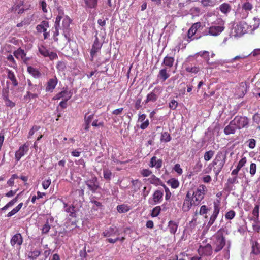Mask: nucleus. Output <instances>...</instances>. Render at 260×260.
<instances>
[{"label":"nucleus","mask_w":260,"mask_h":260,"mask_svg":"<svg viewBox=\"0 0 260 260\" xmlns=\"http://www.w3.org/2000/svg\"><path fill=\"white\" fill-rule=\"evenodd\" d=\"M162 164V161L160 159H156V157L153 156L151 158L149 166L151 167H155L156 169H159Z\"/></svg>","instance_id":"22"},{"label":"nucleus","mask_w":260,"mask_h":260,"mask_svg":"<svg viewBox=\"0 0 260 260\" xmlns=\"http://www.w3.org/2000/svg\"><path fill=\"white\" fill-rule=\"evenodd\" d=\"M224 22L219 18H217L215 20L211 22V26L208 28V33L206 35H210L213 36H217L220 34L224 29Z\"/></svg>","instance_id":"4"},{"label":"nucleus","mask_w":260,"mask_h":260,"mask_svg":"<svg viewBox=\"0 0 260 260\" xmlns=\"http://www.w3.org/2000/svg\"><path fill=\"white\" fill-rule=\"evenodd\" d=\"M247 86L245 82H241L234 89V95L236 98H240L244 96L247 91Z\"/></svg>","instance_id":"8"},{"label":"nucleus","mask_w":260,"mask_h":260,"mask_svg":"<svg viewBox=\"0 0 260 260\" xmlns=\"http://www.w3.org/2000/svg\"><path fill=\"white\" fill-rule=\"evenodd\" d=\"M62 19L61 28L63 30V35L68 42H69L72 36V32L70 28V24L72 20L68 16H64Z\"/></svg>","instance_id":"7"},{"label":"nucleus","mask_w":260,"mask_h":260,"mask_svg":"<svg viewBox=\"0 0 260 260\" xmlns=\"http://www.w3.org/2000/svg\"><path fill=\"white\" fill-rule=\"evenodd\" d=\"M246 158L245 157H243L238 162L236 168L240 170L242 167H243L246 162Z\"/></svg>","instance_id":"53"},{"label":"nucleus","mask_w":260,"mask_h":260,"mask_svg":"<svg viewBox=\"0 0 260 260\" xmlns=\"http://www.w3.org/2000/svg\"><path fill=\"white\" fill-rule=\"evenodd\" d=\"M102 235L104 237H108L107 241L110 243H115L117 241H120L122 242L124 238H120L119 237V232L117 228L109 227L105 229L102 233Z\"/></svg>","instance_id":"3"},{"label":"nucleus","mask_w":260,"mask_h":260,"mask_svg":"<svg viewBox=\"0 0 260 260\" xmlns=\"http://www.w3.org/2000/svg\"><path fill=\"white\" fill-rule=\"evenodd\" d=\"M132 189L134 192H137L141 187V182L138 179L132 181Z\"/></svg>","instance_id":"32"},{"label":"nucleus","mask_w":260,"mask_h":260,"mask_svg":"<svg viewBox=\"0 0 260 260\" xmlns=\"http://www.w3.org/2000/svg\"><path fill=\"white\" fill-rule=\"evenodd\" d=\"M49 26L48 22L44 20L42 21L40 24L37 25L36 29L38 32L41 33L47 31V29L48 28H49Z\"/></svg>","instance_id":"25"},{"label":"nucleus","mask_w":260,"mask_h":260,"mask_svg":"<svg viewBox=\"0 0 260 260\" xmlns=\"http://www.w3.org/2000/svg\"><path fill=\"white\" fill-rule=\"evenodd\" d=\"M207 190V187L204 185H200L198 187L193 194H191V199L193 201L194 206H197L201 203Z\"/></svg>","instance_id":"6"},{"label":"nucleus","mask_w":260,"mask_h":260,"mask_svg":"<svg viewBox=\"0 0 260 260\" xmlns=\"http://www.w3.org/2000/svg\"><path fill=\"white\" fill-rule=\"evenodd\" d=\"M233 121L238 129H241L246 127L248 125L249 123L248 118L245 116H237L234 118Z\"/></svg>","instance_id":"10"},{"label":"nucleus","mask_w":260,"mask_h":260,"mask_svg":"<svg viewBox=\"0 0 260 260\" xmlns=\"http://www.w3.org/2000/svg\"><path fill=\"white\" fill-rule=\"evenodd\" d=\"M90 250L88 249L86 250V245H85L83 249L82 250H81L80 251V256L81 258V259L83 260L84 258H85L87 257V252H90Z\"/></svg>","instance_id":"48"},{"label":"nucleus","mask_w":260,"mask_h":260,"mask_svg":"<svg viewBox=\"0 0 260 260\" xmlns=\"http://www.w3.org/2000/svg\"><path fill=\"white\" fill-rule=\"evenodd\" d=\"M7 60L8 61V66L11 68H13V69H17V64L16 62V61L14 59V58L13 57V56L12 55H9L7 56Z\"/></svg>","instance_id":"35"},{"label":"nucleus","mask_w":260,"mask_h":260,"mask_svg":"<svg viewBox=\"0 0 260 260\" xmlns=\"http://www.w3.org/2000/svg\"><path fill=\"white\" fill-rule=\"evenodd\" d=\"M252 252L254 254H258L260 253V245L256 241H252Z\"/></svg>","instance_id":"34"},{"label":"nucleus","mask_w":260,"mask_h":260,"mask_svg":"<svg viewBox=\"0 0 260 260\" xmlns=\"http://www.w3.org/2000/svg\"><path fill=\"white\" fill-rule=\"evenodd\" d=\"M29 144L25 143L22 146H20L19 149L16 151L15 154V158L17 162H18L21 158L25 155L29 149Z\"/></svg>","instance_id":"11"},{"label":"nucleus","mask_w":260,"mask_h":260,"mask_svg":"<svg viewBox=\"0 0 260 260\" xmlns=\"http://www.w3.org/2000/svg\"><path fill=\"white\" fill-rule=\"evenodd\" d=\"M171 140V136L168 132H163L161 133L160 141L161 142H168Z\"/></svg>","instance_id":"42"},{"label":"nucleus","mask_w":260,"mask_h":260,"mask_svg":"<svg viewBox=\"0 0 260 260\" xmlns=\"http://www.w3.org/2000/svg\"><path fill=\"white\" fill-rule=\"evenodd\" d=\"M226 160V156L224 155L222 152H218L214 159L212 161V162L210 164L209 166L210 165L216 166L214 169L213 171L215 174V175L217 176L219 173L222 170L225 163Z\"/></svg>","instance_id":"5"},{"label":"nucleus","mask_w":260,"mask_h":260,"mask_svg":"<svg viewBox=\"0 0 260 260\" xmlns=\"http://www.w3.org/2000/svg\"><path fill=\"white\" fill-rule=\"evenodd\" d=\"M51 180L50 178L44 180L42 182V186L44 189H47L50 186Z\"/></svg>","instance_id":"57"},{"label":"nucleus","mask_w":260,"mask_h":260,"mask_svg":"<svg viewBox=\"0 0 260 260\" xmlns=\"http://www.w3.org/2000/svg\"><path fill=\"white\" fill-rule=\"evenodd\" d=\"M253 20L255 22L253 28L250 29L248 28V24L245 22H240L238 23L234 27V36L236 37H241L245 33L252 32L259 26L260 21L259 19L254 17Z\"/></svg>","instance_id":"1"},{"label":"nucleus","mask_w":260,"mask_h":260,"mask_svg":"<svg viewBox=\"0 0 260 260\" xmlns=\"http://www.w3.org/2000/svg\"><path fill=\"white\" fill-rule=\"evenodd\" d=\"M214 151L213 150H209L206 152L204 154V158L206 161H209L214 156Z\"/></svg>","instance_id":"45"},{"label":"nucleus","mask_w":260,"mask_h":260,"mask_svg":"<svg viewBox=\"0 0 260 260\" xmlns=\"http://www.w3.org/2000/svg\"><path fill=\"white\" fill-rule=\"evenodd\" d=\"M237 129H238L237 127L232 120L230 122L229 124L224 128V133L226 135L233 134L235 133Z\"/></svg>","instance_id":"21"},{"label":"nucleus","mask_w":260,"mask_h":260,"mask_svg":"<svg viewBox=\"0 0 260 260\" xmlns=\"http://www.w3.org/2000/svg\"><path fill=\"white\" fill-rule=\"evenodd\" d=\"M140 173L143 177H149L152 174V171L149 169H142Z\"/></svg>","instance_id":"55"},{"label":"nucleus","mask_w":260,"mask_h":260,"mask_svg":"<svg viewBox=\"0 0 260 260\" xmlns=\"http://www.w3.org/2000/svg\"><path fill=\"white\" fill-rule=\"evenodd\" d=\"M11 244L12 246H14L17 245L18 246L21 245L23 242V238L20 233H17L14 235L11 239Z\"/></svg>","instance_id":"19"},{"label":"nucleus","mask_w":260,"mask_h":260,"mask_svg":"<svg viewBox=\"0 0 260 260\" xmlns=\"http://www.w3.org/2000/svg\"><path fill=\"white\" fill-rule=\"evenodd\" d=\"M3 100H4L6 105L7 106L12 108L15 106V104L12 101L9 100V97L7 98V99H4Z\"/></svg>","instance_id":"60"},{"label":"nucleus","mask_w":260,"mask_h":260,"mask_svg":"<svg viewBox=\"0 0 260 260\" xmlns=\"http://www.w3.org/2000/svg\"><path fill=\"white\" fill-rule=\"evenodd\" d=\"M6 72L7 73V78L10 80L13 86L14 87L17 86L18 85V81L14 73L9 69H7Z\"/></svg>","instance_id":"18"},{"label":"nucleus","mask_w":260,"mask_h":260,"mask_svg":"<svg viewBox=\"0 0 260 260\" xmlns=\"http://www.w3.org/2000/svg\"><path fill=\"white\" fill-rule=\"evenodd\" d=\"M151 190V187H147L145 186L143 189L142 196L146 198L149 193Z\"/></svg>","instance_id":"64"},{"label":"nucleus","mask_w":260,"mask_h":260,"mask_svg":"<svg viewBox=\"0 0 260 260\" xmlns=\"http://www.w3.org/2000/svg\"><path fill=\"white\" fill-rule=\"evenodd\" d=\"M86 6L90 8H94L98 4V0H85Z\"/></svg>","instance_id":"44"},{"label":"nucleus","mask_w":260,"mask_h":260,"mask_svg":"<svg viewBox=\"0 0 260 260\" xmlns=\"http://www.w3.org/2000/svg\"><path fill=\"white\" fill-rule=\"evenodd\" d=\"M58 15L56 18V20H55V23H56L57 24L58 23H59L61 20L62 18H63L64 16H65L64 15L63 11L61 8H58Z\"/></svg>","instance_id":"39"},{"label":"nucleus","mask_w":260,"mask_h":260,"mask_svg":"<svg viewBox=\"0 0 260 260\" xmlns=\"http://www.w3.org/2000/svg\"><path fill=\"white\" fill-rule=\"evenodd\" d=\"M72 96V94L70 91L67 89L63 90L59 93H57L53 98V100H59L62 98L65 101H68Z\"/></svg>","instance_id":"17"},{"label":"nucleus","mask_w":260,"mask_h":260,"mask_svg":"<svg viewBox=\"0 0 260 260\" xmlns=\"http://www.w3.org/2000/svg\"><path fill=\"white\" fill-rule=\"evenodd\" d=\"M27 70L29 74H30L35 78H38L41 76V74L39 71L37 69L31 66H28L27 67Z\"/></svg>","instance_id":"28"},{"label":"nucleus","mask_w":260,"mask_h":260,"mask_svg":"<svg viewBox=\"0 0 260 260\" xmlns=\"http://www.w3.org/2000/svg\"><path fill=\"white\" fill-rule=\"evenodd\" d=\"M40 254V252L38 250H34L32 251L29 256V257L32 259H35Z\"/></svg>","instance_id":"63"},{"label":"nucleus","mask_w":260,"mask_h":260,"mask_svg":"<svg viewBox=\"0 0 260 260\" xmlns=\"http://www.w3.org/2000/svg\"><path fill=\"white\" fill-rule=\"evenodd\" d=\"M85 184L88 189L93 193L95 192L99 187V183L96 177H93L86 181Z\"/></svg>","instance_id":"12"},{"label":"nucleus","mask_w":260,"mask_h":260,"mask_svg":"<svg viewBox=\"0 0 260 260\" xmlns=\"http://www.w3.org/2000/svg\"><path fill=\"white\" fill-rule=\"evenodd\" d=\"M219 8L222 13L226 14L230 11L231 7L229 4L224 3L220 5Z\"/></svg>","instance_id":"36"},{"label":"nucleus","mask_w":260,"mask_h":260,"mask_svg":"<svg viewBox=\"0 0 260 260\" xmlns=\"http://www.w3.org/2000/svg\"><path fill=\"white\" fill-rule=\"evenodd\" d=\"M191 198V194L188 192L186 195L182 206V210L183 211H188L190 209L191 206L193 205L194 206V204H193V201L192 200Z\"/></svg>","instance_id":"15"},{"label":"nucleus","mask_w":260,"mask_h":260,"mask_svg":"<svg viewBox=\"0 0 260 260\" xmlns=\"http://www.w3.org/2000/svg\"><path fill=\"white\" fill-rule=\"evenodd\" d=\"M65 211L70 213V216L75 217L76 215L75 207L73 205H70L68 208H65Z\"/></svg>","instance_id":"47"},{"label":"nucleus","mask_w":260,"mask_h":260,"mask_svg":"<svg viewBox=\"0 0 260 260\" xmlns=\"http://www.w3.org/2000/svg\"><path fill=\"white\" fill-rule=\"evenodd\" d=\"M185 70L188 73L196 74L200 71V68L197 66H188L186 67Z\"/></svg>","instance_id":"43"},{"label":"nucleus","mask_w":260,"mask_h":260,"mask_svg":"<svg viewBox=\"0 0 260 260\" xmlns=\"http://www.w3.org/2000/svg\"><path fill=\"white\" fill-rule=\"evenodd\" d=\"M9 87L3 88L2 90V96L3 99H7L9 97Z\"/></svg>","instance_id":"62"},{"label":"nucleus","mask_w":260,"mask_h":260,"mask_svg":"<svg viewBox=\"0 0 260 260\" xmlns=\"http://www.w3.org/2000/svg\"><path fill=\"white\" fill-rule=\"evenodd\" d=\"M213 247L210 244H207L205 246H200L198 251L199 255L201 256L211 255L213 251Z\"/></svg>","instance_id":"13"},{"label":"nucleus","mask_w":260,"mask_h":260,"mask_svg":"<svg viewBox=\"0 0 260 260\" xmlns=\"http://www.w3.org/2000/svg\"><path fill=\"white\" fill-rule=\"evenodd\" d=\"M253 8L252 5L249 2L243 3L242 5V11H245L242 16V18H245L248 15V11L251 10Z\"/></svg>","instance_id":"24"},{"label":"nucleus","mask_w":260,"mask_h":260,"mask_svg":"<svg viewBox=\"0 0 260 260\" xmlns=\"http://www.w3.org/2000/svg\"><path fill=\"white\" fill-rule=\"evenodd\" d=\"M53 220L54 219L52 217H50L47 219L45 223L44 224L41 229L42 234H46L49 232L51 228L50 223L53 222Z\"/></svg>","instance_id":"23"},{"label":"nucleus","mask_w":260,"mask_h":260,"mask_svg":"<svg viewBox=\"0 0 260 260\" xmlns=\"http://www.w3.org/2000/svg\"><path fill=\"white\" fill-rule=\"evenodd\" d=\"M235 216V212L233 210L228 211L225 215V218L228 220L232 219Z\"/></svg>","instance_id":"52"},{"label":"nucleus","mask_w":260,"mask_h":260,"mask_svg":"<svg viewBox=\"0 0 260 260\" xmlns=\"http://www.w3.org/2000/svg\"><path fill=\"white\" fill-rule=\"evenodd\" d=\"M27 83L28 85L27 87V91H32L35 92L36 91H39L38 89V85L32 84L30 79H28L27 80Z\"/></svg>","instance_id":"33"},{"label":"nucleus","mask_w":260,"mask_h":260,"mask_svg":"<svg viewBox=\"0 0 260 260\" xmlns=\"http://www.w3.org/2000/svg\"><path fill=\"white\" fill-rule=\"evenodd\" d=\"M145 181H148L151 184H154L155 185H158L161 183V180L159 178L156 177L154 175L152 174L150 175V177L148 179H145Z\"/></svg>","instance_id":"30"},{"label":"nucleus","mask_w":260,"mask_h":260,"mask_svg":"<svg viewBox=\"0 0 260 260\" xmlns=\"http://www.w3.org/2000/svg\"><path fill=\"white\" fill-rule=\"evenodd\" d=\"M256 170V165L254 163H251L250 166V173L252 176H253Z\"/></svg>","instance_id":"59"},{"label":"nucleus","mask_w":260,"mask_h":260,"mask_svg":"<svg viewBox=\"0 0 260 260\" xmlns=\"http://www.w3.org/2000/svg\"><path fill=\"white\" fill-rule=\"evenodd\" d=\"M14 56L18 59H22L26 56V53L23 49L19 48L13 52Z\"/></svg>","instance_id":"29"},{"label":"nucleus","mask_w":260,"mask_h":260,"mask_svg":"<svg viewBox=\"0 0 260 260\" xmlns=\"http://www.w3.org/2000/svg\"><path fill=\"white\" fill-rule=\"evenodd\" d=\"M40 53L44 57H47L50 51L44 46H41L39 47Z\"/></svg>","instance_id":"41"},{"label":"nucleus","mask_w":260,"mask_h":260,"mask_svg":"<svg viewBox=\"0 0 260 260\" xmlns=\"http://www.w3.org/2000/svg\"><path fill=\"white\" fill-rule=\"evenodd\" d=\"M161 210V208L160 206H156L154 207L151 213V215L152 217H157L160 213Z\"/></svg>","instance_id":"51"},{"label":"nucleus","mask_w":260,"mask_h":260,"mask_svg":"<svg viewBox=\"0 0 260 260\" xmlns=\"http://www.w3.org/2000/svg\"><path fill=\"white\" fill-rule=\"evenodd\" d=\"M209 209L207 207L206 205H202L200 210L199 213L201 215H203L207 214Z\"/></svg>","instance_id":"58"},{"label":"nucleus","mask_w":260,"mask_h":260,"mask_svg":"<svg viewBox=\"0 0 260 260\" xmlns=\"http://www.w3.org/2000/svg\"><path fill=\"white\" fill-rule=\"evenodd\" d=\"M40 128V127L38 126H34L29 131L28 134V138H30L36 132L38 131Z\"/></svg>","instance_id":"61"},{"label":"nucleus","mask_w":260,"mask_h":260,"mask_svg":"<svg viewBox=\"0 0 260 260\" xmlns=\"http://www.w3.org/2000/svg\"><path fill=\"white\" fill-rule=\"evenodd\" d=\"M220 211V205L219 202H214V210L211 216L207 225L211 226L215 222Z\"/></svg>","instance_id":"14"},{"label":"nucleus","mask_w":260,"mask_h":260,"mask_svg":"<svg viewBox=\"0 0 260 260\" xmlns=\"http://www.w3.org/2000/svg\"><path fill=\"white\" fill-rule=\"evenodd\" d=\"M169 77L170 74L167 72L166 68L161 69L157 75V78L162 80V82L166 81Z\"/></svg>","instance_id":"26"},{"label":"nucleus","mask_w":260,"mask_h":260,"mask_svg":"<svg viewBox=\"0 0 260 260\" xmlns=\"http://www.w3.org/2000/svg\"><path fill=\"white\" fill-rule=\"evenodd\" d=\"M178 225L174 221H170L168 223V229L171 234H174L177 231Z\"/></svg>","instance_id":"31"},{"label":"nucleus","mask_w":260,"mask_h":260,"mask_svg":"<svg viewBox=\"0 0 260 260\" xmlns=\"http://www.w3.org/2000/svg\"><path fill=\"white\" fill-rule=\"evenodd\" d=\"M164 193L160 190H156L153 194V205H156L160 203L162 200Z\"/></svg>","instance_id":"20"},{"label":"nucleus","mask_w":260,"mask_h":260,"mask_svg":"<svg viewBox=\"0 0 260 260\" xmlns=\"http://www.w3.org/2000/svg\"><path fill=\"white\" fill-rule=\"evenodd\" d=\"M167 183L170 185L173 188H176L179 186V182L178 180L172 178L170 179Z\"/></svg>","instance_id":"40"},{"label":"nucleus","mask_w":260,"mask_h":260,"mask_svg":"<svg viewBox=\"0 0 260 260\" xmlns=\"http://www.w3.org/2000/svg\"><path fill=\"white\" fill-rule=\"evenodd\" d=\"M12 10L16 12H17L19 14L22 13L24 12V9L23 8H21L20 6L18 5H14L12 7Z\"/></svg>","instance_id":"56"},{"label":"nucleus","mask_w":260,"mask_h":260,"mask_svg":"<svg viewBox=\"0 0 260 260\" xmlns=\"http://www.w3.org/2000/svg\"><path fill=\"white\" fill-rule=\"evenodd\" d=\"M102 45L99 42L98 39H96L92 46L90 54L92 57H93L95 54L98 52L101 49Z\"/></svg>","instance_id":"27"},{"label":"nucleus","mask_w":260,"mask_h":260,"mask_svg":"<svg viewBox=\"0 0 260 260\" xmlns=\"http://www.w3.org/2000/svg\"><path fill=\"white\" fill-rule=\"evenodd\" d=\"M161 87L157 86L155 87L152 91L147 95L146 99L144 101L145 104H147L150 102H155L156 101L158 98V95L157 94V93L158 92L159 93L161 92Z\"/></svg>","instance_id":"9"},{"label":"nucleus","mask_w":260,"mask_h":260,"mask_svg":"<svg viewBox=\"0 0 260 260\" xmlns=\"http://www.w3.org/2000/svg\"><path fill=\"white\" fill-rule=\"evenodd\" d=\"M57 82L58 80L55 76L49 79L47 82L45 91L46 92H52L56 86Z\"/></svg>","instance_id":"16"},{"label":"nucleus","mask_w":260,"mask_h":260,"mask_svg":"<svg viewBox=\"0 0 260 260\" xmlns=\"http://www.w3.org/2000/svg\"><path fill=\"white\" fill-rule=\"evenodd\" d=\"M198 54L200 55L201 57L207 60V62L208 64H210L209 61V52L207 51H200L198 53Z\"/></svg>","instance_id":"46"},{"label":"nucleus","mask_w":260,"mask_h":260,"mask_svg":"<svg viewBox=\"0 0 260 260\" xmlns=\"http://www.w3.org/2000/svg\"><path fill=\"white\" fill-rule=\"evenodd\" d=\"M223 229H220L211 238L212 246L215 252L220 251L225 245V239L223 236Z\"/></svg>","instance_id":"2"},{"label":"nucleus","mask_w":260,"mask_h":260,"mask_svg":"<svg viewBox=\"0 0 260 260\" xmlns=\"http://www.w3.org/2000/svg\"><path fill=\"white\" fill-rule=\"evenodd\" d=\"M117 210L119 213H125L130 210L129 206L122 204L117 206Z\"/></svg>","instance_id":"38"},{"label":"nucleus","mask_w":260,"mask_h":260,"mask_svg":"<svg viewBox=\"0 0 260 260\" xmlns=\"http://www.w3.org/2000/svg\"><path fill=\"white\" fill-rule=\"evenodd\" d=\"M104 177L106 180H110L112 176V172L110 170L107 169H104Z\"/></svg>","instance_id":"50"},{"label":"nucleus","mask_w":260,"mask_h":260,"mask_svg":"<svg viewBox=\"0 0 260 260\" xmlns=\"http://www.w3.org/2000/svg\"><path fill=\"white\" fill-rule=\"evenodd\" d=\"M201 2L204 7H212L214 5V2L212 0H201Z\"/></svg>","instance_id":"49"},{"label":"nucleus","mask_w":260,"mask_h":260,"mask_svg":"<svg viewBox=\"0 0 260 260\" xmlns=\"http://www.w3.org/2000/svg\"><path fill=\"white\" fill-rule=\"evenodd\" d=\"M174 58L170 56H166L163 61V63L167 67L171 68L173 66Z\"/></svg>","instance_id":"37"},{"label":"nucleus","mask_w":260,"mask_h":260,"mask_svg":"<svg viewBox=\"0 0 260 260\" xmlns=\"http://www.w3.org/2000/svg\"><path fill=\"white\" fill-rule=\"evenodd\" d=\"M40 93V91H36V92H34L32 91H28V96H29V100L31 99H35L38 97L39 94Z\"/></svg>","instance_id":"54"}]
</instances>
